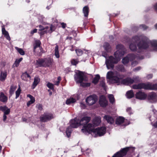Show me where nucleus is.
Segmentation results:
<instances>
[{
	"instance_id": "obj_1",
	"label": "nucleus",
	"mask_w": 157,
	"mask_h": 157,
	"mask_svg": "<svg viewBox=\"0 0 157 157\" xmlns=\"http://www.w3.org/2000/svg\"><path fill=\"white\" fill-rule=\"evenodd\" d=\"M94 125L89 123L87 125L84 126L81 129L82 131L84 133L90 134L91 132L96 133L99 136H103L105 133L106 128L105 127H101L94 128Z\"/></svg>"
},
{
	"instance_id": "obj_2",
	"label": "nucleus",
	"mask_w": 157,
	"mask_h": 157,
	"mask_svg": "<svg viewBox=\"0 0 157 157\" xmlns=\"http://www.w3.org/2000/svg\"><path fill=\"white\" fill-rule=\"evenodd\" d=\"M124 55L123 51H117L114 54V57L111 56L109 57V59L106 61V64L108 69H113L114 64H117L121 59V57Z\"/></svg>"
},
{
	"instance_id": "obj_3",
	"label": "nucleus",
	"mask_w": 157,
	"mask_h": 157,
	"mask_svg": "<svg viewBox=\"0 0 157 157\" xmlns=\"http://www.w3.org/2000/svg\"><path fill=\"white\" fill-rule=\"evenodd\" d=\"M134 150V148L130 147L121 148L120 151L115 153L112 157H123L127 154L129 157H132Z\"/></svg>"
},
{
	"instance_id": "obj_4",
	"label": "nucleus",
	"mask_w": 157,
	"mask_h": 157,
	"mask_svg": "<svg viewBox=\"0 0 157 157\" xmlns=\"http://www.w3.org/2000/svg\"><path fill=\"white\" fill-rule=\"evenodd\" d=\"M41 41L39 40H35L33 44V52L34 54L36 56H41L43 53H44V50L41 47Z\"/></svg>"
},
{
	"instance_id": "obj_5",
	"label": "nucleus",
	"mask_w": 157,
	"mask_h": 157,
	"mask_svg": "<svg viewBox=\"0 0 157 157\" xmlns=\"http://www.w3.org/2000/svg\"><path fill=\"white\" fill-rule=\"evenodd\" d=\"M52 62L51 58H39L36 60V65L39 67H49L52 65Z\"/></svg>"
},
{
	"instance_id": "obj_6",
	"label": "nucleus",
	"mask_w": 157,
	"mask_h": 157,
	"mask_svg": "<svg viewBox=\"0 0 157 157\" xmlns=\"http://www.w3.org/2000/svg\"><path fill=\"white\" fill-rule=\"evenodd\" d=\"M54 118V115L52 113L47 112L41 115L40 117V120L41 122H45L50 121Z\"/></svg>"
},
{
	"instance_id": "obj_7",
	"label": "nucleus",
	"mask_w": 157,
	"mask_h": 157,
	"mask_svg": "<svg viewBox=\"0 0 157 157\" xmlns=\"http://www.w3.org/2000/svg\"><path fill=\"white\" fill-rule=\"evenodd\" d=\"M149 42L147 40H142L137 44V46L140 50H146L149 47Z\"/></svg>"
},
{
	"instance_id": "obj_8",
	"label": "nucleus",
	"mask_w": 157,
	"mask_h": 157,
	"mask_svg": "<svg viewBox=\"0 0 157 157\" xmlns=\"http://www.w3.org/2000/svg\"><path fill=\"white\" fill-rule=\"evenodd\" d=\"M142 89L145 90H157V83L152 84L150 82L147 83H142Z\"/></svg>"
},
{
	"instance_id": "obj_9",
	"label": "nucleus",
	"mask_w": 157,
	"mask_h": 157,
	"mask_svg": "<svg viewBox=\"0 0 157 157\" xmlns=\"http://www.w3.org/2000/svg\"><path fill=\"white\" fill-rule=\"evenodd\" d=\"M84 73L83 72L78 71L74 75V79L77 83H82L84 80Z\"/></svg>"
},
{
	"instance_id": "obj_10",
	"label": "nucleus",
	"mask_w": 157,
	"mask_h": 157,
	"mask_svg": "<svg viewBox=\"0 0 157 157\" xmlns=\"http://www.w3.org/2000/svg\"><path fill=\"white\" fill-rule=\"evenodd\" d=\"M97 100L96 96L94 95H91L87 97L86 99V101L89 105H92L94 104Z\"/></svg>"
},
{
	"instance_id": "obj_11",
	"label": "nucleus",
	"mask_w": 157,
	"mask_h": 157,
	"mask_svg": "<svg viewBox=\"0 0 157 157\" xmlns=\"http://www.w3.org/2000/svg\"><path fill=\"white\" fill-rule=\"evenodd\" d=\"M147 98L148 101L151 103H155L157 102V94L154 92L150 93Z\"/></svg>"
},
{
	"instance_id": "obj_12",
	"label": "nucleus",
	"mask_w": 157,
	"mask_h": 157,
	"mask_svg": "<svg viewBox=\"0 0 157 157\" xmlns=\"http://www.w3.org/2000/svg\"><path fill=\"white\" fill-rule=\"evenodd\" d=\"M70 126L71 128H77L81 125L79 119L76 117L70 121Z\"/></svg>"
},
{
	"instance_id": "obj_13",
	"label": "nucleus",
	"mask_w": 157,
	"mask_h": 157,
	"mask_svg": "<svg viewBox=\"0 0 157 157\" xmlns=\"http://www.w3.org/2000/svg\"><path fill=\"white\" fill-rule=\"evenodd\" d=\"M135 96L136 99L140 100H144L147 97V95L144 92L141 91L137 92Z\"/></svg>"
},
{
	"instance_id": "obj_14",
	"label": "nucleus",
	"mask_w": 157,
	"mask_h": 157,
	"mask_svg": "<svg viewBox=\"0 0 157 157\" xmlns=\"http://www.w3.org/2000/svg\"><path fill=\"white\" fill-rule=\"evenodd\" d=\"M99 103L101 106L104 108L106 107L108 105V101L104 95H102L100 97Z\"/></svg>"
},
{
	"instance_id": "obj_15",
	"label": "nucleus",
	"mask_w": 157,
	"mask_h": 157,
	"mask_svg": "<svg viewBox=\"0 0 157 157\" xmlns=\"http://www.w3.org/2000/svg\"><path fill=\"white\" fill-rule=\"evenodd\" d=\"M91 118L90 117L85 116L83 117L80 120V122L81 125H83V127L87 125L88 124L90 121Z\"/></svg>"
},
{
	"instance_id": "obj_16",
	"label": "nucleus",
	"mask_w": 157,
	"mask_h": 157,
	"mask_svg": "<svg viewBox=\"0 0 157 157\" xmlns=\"http://www.w3.org/2000/svg\"><path fill=\"white\" fill-rule=\"evenodd\" d=\"M133 83V81L131 77H127L125 79H123L121 82V84L125 85H129Z\"/></svg>"
},
{
	"instance_id": "obj_17",
	"label": "nucleus",
	"mask_w": 157,
	"mask_h": 157,
	"mask_svg": "<svg viewBox=\"0 0 157 157\" xmlns=\"http://www.w3.org/2000/svg\"><path fill=\"white\" fill-rule=\"evenodd\" d=\"M0 110L3 112L4 114L6 115L9 114L10 112V109L8 108L6 105L0 106Z\"/></svg>"
},
{
	"instance_id": "obj_18",
	"label": "nucleus",
	"mask_w": 157,
	"mask_h": 157,
	"mask_svg": "<svg viewBox=\"0 0 157 157\" xmlns=\"http://www.w3.org/2000/svg\"><path fill=\"white\" fill-rule=\"evenodd\" d=\"M104 119L107 121V123L110 124H112L114 122L113 118L109 115H105L104 117Z\"/></svg>"
},
{
	"instance_id": "obj_19",
	"label": "nucleus",
	"mask_w": 157,
	"mask_h": 157,
	"mask_svg": "<svg viewBox=\"0 0 157 157\" xmlns=\"http://www.w3.org/2000/svg\"><path fill=\"white\" fill-rule=\"evenodd\" d=\"M2 34L4 35V37L7 40L10 41L11 40L10 37L8 32L6 30L4 26H3L2 27Z\"/></svg>"
},
{
	"instance_id": "obj_20",
	"label": "nucleus",
	"mask_w": 157,
	"mask_h": 157,
	"mask_svg": "<svg viewBox=\"0 0 157 157\" xmlns=\"http://www.w3.org/2000/svg\"><path fill=\"white\" fill-rule=\"evenodd\" d=\"M110 83L112 84L117 83L119 84L120 83V78L116 76H114L109 81Z\"/></svg>"
},
{
	"instance_id": "obj_21",
	"label": "nucleus",
	"mask_w": 157,
	"mask_h": 157,
	"mask_svg": "<svg viewBox=\"0 0 157 157\" xmlns=\"http://www.w3.org/2000/svg\"><path fill=\"white\" fill-rule=\"evenodd\" d=\"M40 79L39 77H35L34 78V81L32 86V89H34L35 88L40 82Z\"/></svg>"
},
{
	"instance_id": "obj_22",
	"label": "nucleus",
	"mask_w": 157,
	"mask_h": 157,
	"mask_svg": "<svg viewBox=\"0 0 157 157\" xmlns=\"http://www.w3.org/2000/svg\"><path fill=\"white\" fill-rule=\"evenodd\" d=\"M103 47L106 52H111L112 48L109 43L106 42H105L103 44Z\"/></svg>"
},
{
	"instance_id": "obj_23",
	"label": "nucleus",
	"mask_w": 157,
	"mask_h": 157,
	"mask_svg": "<svg viewBox=\"0 0 157 157\" xmlns=\"http://www.w3.org/2000/svg\"><path fill=\"white\" fill-rule=\"evenodd\" d=\"M7 75L6 71H2L0 75V81L2 82L5 81Z\"/></svg>"
},
{
	"instance_id": "obj_24",
	"label": "nucleus",
	"mask_w": 157,
	"mask_h": 157,
	"mask_svg": "<svg viewBox=\"0 0 157 157\" xmlns=\"http://www.w3.org/2000/svg\"><path fill=\"white\" fill-rule=\"evenodd\" d=\"M8 100L7 97L2 92L0 93V101L3 102H6Z\"/></svg>"
},
{
	"instance_id": "obj_25",
	"label": "nucleus",
	"mask_w": 157,
	"mask_h": 157,
	"mask_svg": "<svg viewBox=\"0 0 157 157\" xmlns=\"http://www.w3.org/2000/svg\"><path fill=\"white\" fill-rule=\"evenodd\" d=\"M124 121V118L122 117H117L116 120V124L117 125H120L123 123Z\"/></svg>"
},
{
	"instance_id": "obj_26",
	"label": "nucleus",
	"mask_w": 157,
	"mask_h": 157,
	"mask_svg": "<svg viewBox=\"0 0 157 157\" xmlns=\"http://www.w3.org/2000/svg\"><path fill=\"white\" fill-rule=\"evenodd\" d=\"M30 78L31 77L27 72H25L23 73L21 76V79L25 81H27L28 80L27 78Z\"/></svg>"
},
{
	"instance_id": "obj_27",
	"label": "nucleus",
	"mask_w": 157,
	"mask_h": 157,
	"mask_svg": "<svg viewBox=\"0 0 157 157\" xmlns=\"http://www.w3.org/2000/svg\"><path fill=\"white\" fill-rule=\"evenodd\" d=\"M101 122V118L99 117H96L93 120V124L94 125L98 126Z\"/></svg>"
},
{
	"instance_id": "obj_28",
	"label": "nucleus",
	"mask_w": 157,
	"mask_h": 157,
	"mask_svg": "<svg viewBox=\"0 0 157 157\" xmlns=\"http://www.w3.org/2000/svg\"><path fill=\"white\" fill-rule=\"evenodd\" d=\"M126 96L128 98L130 99L134 96V94L132 90L128 91L126 93Z\"/></svg>"
},
{
	"instance_id": "obj_29",
	"label": "nucleus",
	"mask_w": 157,
	"mask_h": 157,
	"mask_svg": "<svg viewBox=\"0 0 157 157\" xmlns=\"http://www.w3.org/2000/svg\"><path fill=\"white\" fill-rule=\"evenodd\" d=\"M100 78V77L99 75L98 74L96 75L93 79L92 82V83L95 85L97 84L98 83Z\"/></svg>"
},
{
	"instance_id": "obj_30",
	"label": "nucleus",
	"mask_w": 157,
	"mask_h": 157,
	"mask_svg": "<svg viewBox=\"0 0 157 157\" xmlns=\"http://www.w3.org/2000/svg\"><path fill=\"white\" fill-rule=\"evenodd\" d=\"M83 12L84 14V16L87 17L89 13V8L88 6H85L83 8Z\"/></svg>"
},
{
	"instance_id": "obj_31",
	"label": "nucleus",
	"mask_w": 157,
	"mask_h": 157,
	"mask_svg": "<svg viewBox=\"0 0 157 157\" xmlns=\"http://www.w3.org/2000/svg\"><path fill=\"white\" fill-rule=\"evenodd\" d=\"M129 48L130 50L132 51H136L137 50V46L135 43H131L129 46Z\"/></svg>"
},
{
	"instance_id": "obj_32",
	"label": "nucleus",
	"mask_w": 157,
	"mask_h": 157,
	"mask_svg": "<svg viewBox=\"0 0 157 157\" xmlns=\"http://www.w3.org/2000/svg\"><path fill=\"white\" fill-rule=\"evenodd\" d=\"M132 88L134 89H142V83L138 84H135L132 86Z\"/></svg>"
},
{
	"instance_id": "obj_33",
	"label": "nucleus",
	"mask_w": 157,
	"mask_h": 157,
	"mask_svg": "<svg viewBox=\"0 0 157 157\" xmlns=\"http://www.w3.org/2000/svg\"><path fill=\"white\" fill-rule=\"evenodd\" d=\"M76 100L73 98H70L67 99L66 101V103L67 105H70L71 103H74L76 102Z\"/></svg>"
},
{
	"instance_id": "obj_34",
	"label": "nucleus",
	"mask_w": 157,
	"mask_h": 157,
	"mask_svg": "<svg viewBox=\"0 0 157 157\" xmlns=\"http://www.w3.org/2000/svg\"><path fill=\"white\" fill-rule=\"evenodd\" d=\"M117 69L118 71L121 72H124L125 71L124 67L123 65L120 64L117 65Z\"/></svg>"
},
{
	"instance_id": "obj_35",
	"label": "nucleus",
	"mask_w": 157,
	"mask_h": 157,
	"mask_svg": "<svg viewBox=\"0 0 157 157\" xmlns=\"http://www.w3.org/2000/svg\"><path fill=\"white\" fill-rule=\"evenodd\" d=\"M150 44L154 50L155 51H157V41L153 40L151 42Z\"/></svg>"
},
{
	"instance_id": "obj_36",
	"label": "nucleus",
	"mask_w": 157,
	"mask_h": 157,
	"mask_svg": "<svg viewBox=\"0 0 157 157\" xmlns=\"http://www.w3.org/2000/svg\"><path fill=\"white\" fill-rule=\"evenodd\" d=\"M113 76V72L111 71H109L107 73L106 78L109 79L110 81Z\"/></svg>"
},
{
	"instance_id": "obj_37",
	"label": "nucleus",
	"mask_w": 157,
	"mask_h": 157,
	"mask_svg": "<svg viewBox=\"0 0 157 157\" xmlns=\"http://www.w3.org/2000/svg\"><path fill=\"white\" fill-rule=\"evenodd\" d=\"M71 128L70 127H68L66 131V135L68 137H69L71 136Z\"/></svg>"
},
{
	"instance_id": "obj_38",
	"label": "nucleus",
	"mask_w": 157,
	"mask_h": 157,
	"mask_svg": "<svg viewBox=\"0 0 157 157\" xmlns=\"http://www.w3.org/2000/svg\"><path fill=\"white\" fill-rule=\"evenodd\" d=\"M55 55L57 58H59V47L57 45L55 48Z\"/></svg>"
},
{
	"instance_id": "obj_39",
	"label": "nucleus",
	"mask_w": 157,
	"mask_h": 157,
	"mask_svg": "<svg viewBox=\"0 0 157 157\" xmlns=\"http://www.w3.org/2000/svg\"><path fill=\"white\" fill-rule=\"evenodd\" d=\"M16 86L12 85L10 86L9 92L11 95L12 94H13L14 93V92L16 90Z\"/></svg>"
},
{
	"instance_id": "obj_40",
	"label": "nucleus",
	"mask_w": 157,
	"mask_h": 157,
	"mask_svg": "<svg viewBox=\"0 0 157 157\" xmlns=\"http://www.w3.org/2000/svg\"><path fill=\"white\" fill-rule=\"evenodd\" d=\"M132 40L134 43H136L140 40V38L138 36H135L132 37Z\"/></svg>"
},
{
	"instance_id": "obj_41",
	"label": "nucleus",
	"mask_w": 157,
	"mask_h": 157,
	"mask_svg": "<svg viewBox=\"0 0 157 157\" xmlns=\"http://www.w3.org/2000/svg\"><path fill=\"white\" fill-rule=\"evenodd\" d=\"M108 98L110 103L113 104L115 102V100L114 96L113 94H109L108 95Z\"/></svg>"
},
{
	"instance_id": "obj_42",
	"label": "nucleus",
	"mask_w": 157,
	"mask_h": 157,
	"mask_svg": "<svg viewBox=\"0 0 157 157\" xmlns=\"http://www.w3.org/2000/svg\"><path fill=\"white\" fill-rule=\"evenodd\" d=\"M122 62L123 63L124 65L128 64L129 62V58L127 56L124 57L122 59Z\"/></svg>"
},
{
	"instance_id": "obj_43",
	"label": "nucleus",
	"mask_w": 157,
	"mask_h": 157,
	"mask_svg": "<svg viewBox=\"0 0 157 157\" xmlns=\"http://www.w3.org/2000/svg\"><path fill=\"white\" fill-rule=\"evenodd\" d=\"M116 48L118 50L117 51H122V50L124 49V47L122 44H118L116 46ZM123 52H124V51Z\"/></svg>"
},
{
	"instance_id": "obj_44",
	"label": "nucleus",
	"mask_w": 157,
	"mask_h": 157,
	"mask_svg": "<svg viewBox=\"0 0 157 157\" xmlns=\"http://www.w3.org/2000/svg\"><path fill=\"white\" fill-rule=\"evenodd\" d=\"M21 90L20 87L19 86L17 90L16 91V97L15 98L17 99L19 97L21 92Z\"/></svg>"
},
{
	"instance_id": "obj_45",
	"label": "nucleus",
	"mask_w": 157,
	"mask_h": 157,
	"mask_svg": "<svg viewBox=\"0 0 157 157\" xmlns=\"http://www.w3.org/2000/svg\"><path fill=\"white\" fill-rule=\"evenodd\" d=\"M22 58H20L19 59H16L14 63V64H15L16 67H17L19 66V63L22 60Z\"/></svg>"
},
{
	"instance_id": "obj_46",
	"label": "nucleus",
	"mask_w": 157,
	"mask_h": 157,
	"mask_svg": "<svg viewBox=\"0 0 157 157\" xmlns=\"http://www.w3.org/2000/svg\"><path fill=\"white\" fill-rule=\"evenodd\" d=\"M75 51L78 56H81L83 53V51L81 49H76Z\"/></svg>"
},
{
	"instance_id": "obj_47",
	"label": "nucleus",
	"mask_w": 157,
	"mask_h": 157,
	"mask_svg": "<svg viewBox=\"0 0 157 157\" xmlns=\"http://www.w3.org/2000/svg\"><path fill=\"white\" fill-rule=\"evenodd\" d=\"M16 48L17 49L18 52L20 54V55H25V52L22 49L17 47Z\"/></svg>"
},
{
	"instance_id": "obj_48",
	"label": "nucleus",
	"mask_w": 157,
	"mask_h": 157,
	"mask_svg": "<svg viewBox=\"0 0 157 157\" xmlns=\"http://www.w3.org/2000/svg\"><path fill=\"white\" fill-rule=\"evenodd\" d=\"M50 89L53 90L54 89V86L53 84L48 82L46 85Z\"/></svg>"
},
{
	"instance_id": "obj_49",
	"label": "nucleus",
	"mask_w": 157,
	"mask_h": 157,
	"mask_svg": "<svg viewBox=\"0 0 157 157\" xmlns=\"http://www.w3.org/2000/svg\"><path fill=\"white\" fill-rule=\"evenodd\" d=\"M100 85L104 89L106 88L105 84L104 81V80H102L100 82Z\"/></svg>"
},
{
	"instance_id": "obj_50",
	"label": "nucleus",
	"mask_w": 157,
	"mask_h": 157,
	"mask_svg": "<svg viewBox=\"0 0 157 157\" xmlns=\"http://www.w3.org/2000/svg\"><path fill=\"white\" fill-rule=\"evenodd\" d=\"M27 97L29 98L30 99V101L31 102V103H33L35 102V98L32 96L30 94H28L27 95Z\"/></svg>"
},
{
	"instance_id": "obj_51",
	"label": "nucleus",
	"mask_w": 157,
	"mask_h": 157,
	"mask_svg": "<svg viewBox=\"0 0 157 157\" xmlns=\"http://www.w3.org/2000/svg\"><path fill=\"white\" fill-rule=\"evenodd\" d=\"M132 80L133 81V83L135 82L137 83L140 82L139 78L138 77H133L132 78Z\"/></svg>"
},
{
	"instance_id": "obj_52",
	"label": "nucleus",
	"mask_w": 157,
	"mask_h": 157,
	"mask_svg": "<svg viewBox=\"0 0 157 157\" xmlns=\"http://www.w3.org/2000/svg\"><path fill=\"white\" fill-rule=\"evenodd\" d=\"M128 56L130 59H131L132 60L136 58L135 55L133 54H128Z\"/></svg>"
},
{
	"instance_id": "obj_53",
	"label": "nucleus",
	"mask_w": 157,
	"mask_h": 157,
	"mask_svg": "<svg viewBox=\"0 0 157 157\" xmlns=\"http://www.w3.org/2000/svg\"><path fill=\"white\" fill-rule=\"evenodd\" d=\"M71 63L72 65H76L78 63V61L76 59H73L71 60Z\"/></svg>"
},
{
	"instance_id": "obj_54",
	"label": "nucleus",
	"mask_w": 157,
	"mask_h": 157,
	"mask_svg": "<svg viewBox=\"0 0 157 157\" xmlns=\"http://www.w3.org/2000/svg\"><path fill=\"white\" fill-rule=\"evenodd\" d=\"M36 107L40 111H41L43 109V106L41 104H38L36 105Z\"/></svg>"
},
{
	"instance_id": "obj_55",
	"label": "nucleus",
	"mask_w": 157,
	"mask_h": 157,
	"mask_svg": "<svg viewBox=\"0 0 157 157\" xmlns=\"http://www.w3.org/2000/svg\"><path fill=\"white\" fill-rule=\"evenodd\" d=\"M90 83H83L82 86L84 87H88L90 86Z\"/></svg>"
},
{
	"instance_id": "obj_56",
	"label": "nucleus",
	"mask_w": 157,
	"mask_h": 157,
	"mask_svg": "<svg viewBox=\"0 0 157 157\" xmlns=\"http://www.w3.org/2000/svg\"><path fill=\"white\" fill-rule=\"evenodd\" d=\"M117 76L119 78L120 80L122 79L124 77V75L120 74H117Z\"/></svg>"
},
{
	"instance_id": "obj_57",
	"label": "nucleus",
	"mask_w": 157,
	"mask_h": 157,
	"mask_svg": "<svg viewBox=\"0 0 157 157\" xmlns=\"http://www.w3.org/2000/svg\"><path fill=\"white\" fill-rule=\"evenodd\" d=\"M132 109L130 107L126 109L127 112L129 114H132L131 111Z\"/></svg>"
},
{
	"instance_id": "obj_58",
	"label": "nucleus",
	"mask_w": 157,
	"mask_h": 157,
	"mask_svg": "<svg viewBox=\"0 0 157 157\" xmlns=\"http://www.w3.org/2000/svg\"><path fill=\"white\" fill-rule=\"evenodd\" d=\"M141 69V67L139 66V67H136L134 69H133V71H139Z\"/></svg>"
},
{
	"instance_id": "obj_59",
	"label": "nucleus",
	"mask_w": 157,
	"mask_h": 157,
	"mask_svg": "<svg viewBox=\"0 0 157 157\" xmlns=\"http://www.w3.org/2000/svg\"><path fill=\"white\" fill-rule=\"evenodd\" d=\"M37 29H35L31 31L30 33L32 35H33L34 33H37Z\"/></svg>"
},
{
	"instance_id": "obj_60",
	"label": "nucleus",
	"mask_w": 157,
	"mask_h": 157,
	"mask_svg": "<svg viewBox=\"0 0 157 157\" xmlns=\"http://www.w3.org/2000/svg\"><path fill=\"white\" fill-rule=\"evenodd\" d=\"M39 29H39V31L43 30H44L45 29L44 26H42L41 25H39Z\"/></svg>"
},
{
	"instance_id": "obj_61",
	"label": "nucleus",
	"mask_w": 157,
	"mask_h": 157,
	"mask_svg": "<svg viewBox=\"0 0 157 157\" xmlns=\"http://www.w3.org/2000/svg\"><path fill=\"white\" fill-rule=\"evenodd\" d=\"M61 25L63 29H65L66 26V24L64 22H62L61 23Z\"/></svg>"
},
{
	"instance_id": "obj_62",
	"label": "nucleus",
	"mask_w": 157,
	"mask_h": 157,
	"mask_svg": "<svg viewBox=\"0 0 157 157\" xmlns=\"http://www.w3.org/2000/svg\"><path fill=\"white\" fill-rule=\"evenodd\" d=\"M153 77V75L152 74H149L147 76V78L148 79H151Z\"/></svg>"
},
{
	"instance_id": "obj_63",
	"label": "nucleus",
	"mask_w": 157,
	"mask_h": 157,
	"mask_svg": "<svg viewBox=\"0 0 157 157\" xmlns=\"http://www.w3.org/2000/svg\"><path fill=\"white\" fill-rule=\"evenodd\" d=\"M106 52H106L103 51L102 52V55L104 57H106L107 55Z\"/></svg>"
},
{
	"instance_id": "obj_64",
	"label": "nucleus",
	"mask_w": 157,
	"mask_h": 157,
	"mask_svg": "<svg viewBox=\"0 0 157 157\" xmlns=\"http://www.w3.org/2000/svg\"><path fill=\"white\" fill-rule=\"evenodd\" d=\"M151 124L155 128H157V121H156L154 124H152L151 123Z\"/></svg>"
}]
</instances>
